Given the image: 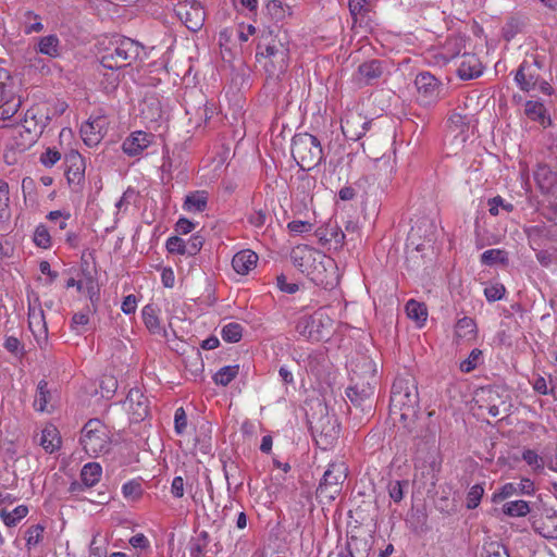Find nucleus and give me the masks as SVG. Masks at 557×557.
Segmentation results:
<instances>
[{
    "mask_svg": "<svg viewBox=\"0 0 557 557\" xmlns=\"http://www.w3.org/2000/svg\"><path fill=\"white\" fill-rule=\"evenodd\" d=\"M376 363L367 355H357L350 360V384L346 388L349 403L364 414H371L374 406Z\"/></svg>",
    "mask_w": 557,
    "mask_h": 557,
    "instance_id": "nucleus-1",
    "label": "nucleus"
},
{
    "mask_svg": "<svg viewBox=\"0 0 557 557\" xmlns=\"http://www.w3.org/2000/svg\"><path fill=\"white\" fill-rule=\"evenodd\" d=\"M293 264L315 285L333 288L338 283L334 259L307 245L295 247L290 252Z\"/></svg>",
    "mask_w": 557,
    "mask_h": 557,
    "instance_id": "nucleus-2",
    "label": "nucleus"
},
{
    "mask_svg": "<svg viewBox=\"0 0 557 557\" xmlns=\"http://www.w3.org/2000/svg\"><path fill=\"white\" fill-rule=\"evenodd\" d=\"M419 407V393L416 377L406 372L398 375L392 386L389 416L409 429L414 422Z\"/></svg>",
    "mask_w": 557,
    "mask_h": 557,
    "instance_id": "nucleus-3",
    "label": "nucleus"
},
{
    "mask_svg": "<svg viewBox=\"0 0 557 557\" xmlns=\"http://www.w3.org/2000/svg\"><path fill=\"white\" fill-rule=\"evenodd\" d=\"M256 58L270 77L278 78L288 67L289 42L286 32L262 37L257 47Z\"/></svg>",
    "mask_w": 557,
    "mask_h": 557,
    "instance_id": "nucleus-4",
    "label": "nucleus"
},
{
    "mask_svg": "<svg viewBox=\"0 0 557 557\" xmlns=\"http://www.w3.org/2000/svg\"><path fill=\"white\" fill-rule=\"evenodd\" d=\"M472 409H478V414L488 413L496 418L507 416L511 408L508 391L499 386H485L475 391Z\"/></svg>",
    "mask_w": 557,
    "mask_h": 557,
    "instance_id": "nucleus-5",
    "label": "nucleus"
},
{
    "mask_svg": "<svg viewBox=\"0 0 557 557\" xmlns=\"http://www.w3.org/2000/svg\"><path fill=\"white\" fill-rule=\"evenodd\" d=\"M143 47L131 38H120L102 54L100 62L106 69L119 70L131 65L139 58Z\"/></svg>",
    "mask_w": 557,
    "mask_h": 557,
    "instance_id": "nucleus-6",
    "label": "nucleus"
},
{
    "mask_svg": "<svg viewBox=\"0 0 557 557\" xmlns=\"http://www.w3.org/2000/svg\"><path fill=\"white\" fill-rule=\"evenodd\" d=\"M292 156L304 171L315 168L323 158L318 138L308 133L296 134L292 140Z\"/></svg>",
    "mask_w": 557,
    "mask_h": 557,
    "instance_id": "nucleus-7",
    "label": "nucleus"
},
{
    "mask_svg": "<svg viewBox=\"0 0 557 557\" xmlns=\"http://www.w3.org/2000/svg\"><path fill=\"white\" fill-rule=\"evenodd\" d=\"M81 444L91 457L108 453L110 438L107 426L98 419L89 420L82 430Z\"/></svg>",
    "mask_w": 557,
    "mask_h": 557,
    "instance_id": "nucleus-8",
    "label": "nucleus"
},
{
    "mask_svg": "<svg viewBox=\"0 0 557 557\" xmlns=\"http://www.w3.org/2000/svg\"><path fill=\"white\" fill-rule=\"evenodd\" d=\"M324 411H326V407L320 404V416H312L309 423L317 444L326 449L337 438L339 424L333 414Z\"/></svg>",
    "mask_w": 557,
    "mask_h": 557,
    "instance_id": "nucleus-9",
    "label": "nucleus"
},
{
    "mask_svg": "<svg viewBox=\"0 0 557 557\" xmlns=\"http://www.w3.org/2000/svg\"><path fill=\"white\" fill-rule=\"evenodd\" d=\"M542 65L539 60L523 61L516 73V82L523 91H534L539 89L545 95H550L553 88L541 79Z\"/></svg>",
    "mask_w": 557,
    "mask_h": 557,
    "instance_id": "nucleus-10",
    "label": "nucleus"
},
{
    "mask_svg": "<svg viewBox=\"0 0 557 557\" xmlns=\"http://www.w3.org/2000/svg\"><path fill=\"white\" fill-rule=\"evenodd\" d=\"M347 466L344 462L330 463L317 488L318 496L326 500H334L347 479Z\"/></svg>",
    "mask_w": 557,
    "mask_h": 557,
    "instance_id": "nucleus-11",
    "label": "nucleus"
},
{
    "mask_svg": "<svg viewBox=\"0 0 557 557\" xmlns=\"http://www.w3.org/2000/svg\"><path fill=\"white\" fill-rule=\"evenodd\" d=\"M175 12L189 30L197 32L203 26L205 11L199 2L184 0L177 4Z\"/></svg>",
    "mask_w": 557,
    "mask_h": 557,
    "instance_id": "nucleus-12",
    "label": "nucleus"
},
{
    "mask_svg": "<svg viewBox=\"0 0 557 557\" xmlns=\"http://www.w3.org/2000/svg\"><path fill=\"white\" fill-rule=\"evenodd\" d=\"M65 176L73 190H79L85 180V160L78 151L72 150L65 154Z\"/></svg>",
    "mask_w": 557,
    "mask_h": 557,
    "instance_id": "nucleus-13",
    "label": "nucleus"
},
{
    "mask_svg": "<svg viewBox=\"0 0 557 557\" xmlns=\"http://www.w3.org/2000/svg\"><path fill=\"white\" fill-rule=\"evenodd\" d=\"M418 91V100L423 104H431L440 97L441 84L430 73H420L414 79Z\"/></svg>",
    "mask_w": 557,
    "mask_h": 557,
    "instance_id": "nucleus-14",
    "label": "nucleus"
},
{
    "mask_svg": "<svg viewBox=\"0 0 557 557\" xmlns=\"http://www.w3.org/2000/svg\"><path fill=\"white\" fill-rule=\"evenodd\" d=\"M324 326L323 313L321 311H317L312 315H304L299 318L296 324V330L301 336L320 341L324 336Z\"/></svg>",
    "mask_w": 557,
    "mask_h": 557,
    "instance_id": "nucleus-15",
    "label": "nucleus"
},
{
    "mask_svg": "<svg viewBox=\"0 0 557 557\" xmlns=\"http://www.w3.org/2000/svg\"><path fill=\"white\" fill-rule=\"evenodd\" d=\"M369 122L359 113L349 112L342 119V132L349 140L360 139L368 129Z\"/></svg>",
    "mask_w": 557,
    "mask_h": 557,
    "instance_id": "nucleus-16",
    "label": "nucleus"
},
{
    "mask_svg": "<svg viewBox=\"0 0 557 557\" xmlns=\"http://www.w3.org/2000/svg\"><path fill=\"white\" fill-rule=\"evenodd\" d=\"M134 422H140L148 416V399L137 388L128 392L126 401Z\"/></svg>",
    "mask_w": 557,
    "mask_h": 557,
    "instance_id": "nucleus-17",
    "label": "nucleus"
},
{
    "mask_svg": "<svg viewBox=\"0 0 557 557\" xmlns=\"http://www.w3.org/2000/svg\"><path fill=\"white\" fill-rule=\"evenodd\" d=\"M482 63L475 54L465 53L461 57L457 73L461 79H472L482 74Z\"/></svg>",
    "mask_w": 557,
    "mask_h": 557,
    "instance_id": "nucleus-18",
    "label": "nucleus"
},
{
    "mask_svg": "<svg viewBox=\"0 0 557 557\" xmlns=\"http://www.w3.org/2000/svg\"><path fill=\"white\" fill-rule=\"evenodd\" d=\"M383 73V62L376 59L363 62L358 66L359 81L368 85L376 82L380 77H382Z\"/></svg>",
    "mask_w": 557,
    "mask_h": 557,
    "instance_id": "nucleus-19",
    "label": "nucleus"
},
{
    "mask_svg": "<svg viewBox=\"0 0 557 557\" xmlns=\"http://www.w3.org/2000/svg\"><path fill=\"white\" fill-rule=\"evenodd\" d=\"M151 143V135L145 132H135L123 143V151L128 156H137Z\"/></svg>",
    "mask_w": 557,
    "mask_h": 557,
    "instance_id": "nucleus-20",
    "label": "nucleus"
},
{
    "mask_svg": "<svg viewBox=\"0 0 557 557\" xmlns=\"http://www.w3.org/2000/svg\"><path fill=\"white\" fill-rule=\"evenodd\" d=\"M534 181L543 194H548L557 184V173L546 164H539L533 174Z\"/></svg>",
    "mask_w": 557,
    "mask_h": 557,
    "instance_id": "nucleus-21",
    "label": "nucleus"
},
{
    "mask_svg": "<svg viewBox=\"0 0 557 557\" xmlns=\"http://www.w3.org/2000/svg\"><path fill=\"white\" fill-rule=\"evenodd\" d=\"M533 530L545 539H557V515L550 513L532 522Z\"/></svg>",
    "mask_w": 557,
    "mask_h": 557,
    "instance_id": "nucleus-22",
    "label": "nucleus"
},
{
    "mask_svg": "<svg viewBox=\"0 0 557 557\" xmlns=\"http://www.w3.org/2000/svg\"><path fill=\"white\" fill-rule=\"evenodd\" d=\"M258 255L252 250L245 249L237 252L232 259L233 269L242 275L247 274L252 268L256 267Z\"/></svg>",
    "mask_w": 557,
    "mask_h": 557,
    "instance_id": "nucleus-23",
    "label": "nucleus"
},
{
    "mask_svg": "<svg viewBox=\"0 0 557 557\" xmlns=\"http://www.w3.org/2000/svg\"><path fill=\"white\" fill-rule=\"evenodd\" d=\"M28 325L33 334L37 337L44 335V339H47V325L45 321L44 310L29 304L28 307Z\"/></svg>",
    "mask_w": 557,
    "mask_h": 557,
    "instance_id": "nucleus-24",
    "label": "nucleus"
},
{
    "mask_svg": "<svg viewBox=\"0 0 557 557\" xmlns=\"http://www.w3.org/2000/svg\"><path fill=\"white\" fill-rule=\"evenodd\" d=\"M369 545L364 540L351 536L345 547L338 553V557H368Z\"/></svg>",
    "mask_w": 557,
    "mask_h": 557,
    "instance_id": "nucleus-25",
    "label": "nucleus"
},
{
    "mask_svg": "<svg viewBox=\"0 0 557 557\" xmlns=\"http://www.w3.org/2000/svg\"><path fill=\"white\" fill-rule=\"evenodd\" d=\"M208 203V194L205 190H197L186 196L184 209L188 212H202Z\"/></svg>",
    "mask_w": 557,
    "mask_h": 557,
    "instance_id": "nucleus-26",
    "label": "nucleus"
},
{
    "mask_svg": "<svg viewBox=\"0 0 557 557\" xmlns=\"http://www.w3.org/2000/svg\"><path fill=\"white\" fill-rule=\"evenodd\" d=\"M40 445L47 453H53L61 445V438L55 426L48 425L41 432Z\"/></svg>",
    "mask_w": 557,
    "mask_h": 557,
    "instance_id": "nucleus-27",
    "label": "nucleus"
},
{
    "mask_svg": "<svg viewBox=\"0 0 557 557\" xmlns=\"http://www.w3.org/2000/svg\"><path fill=\"white\" fill-rule=\"evenodd\" d=\"M81 272H82V276L84 278V280H82L83 284H85L88 297H89L90 301L94 304L96 300H98V288H97L95 277L91 273L89 263L85 259H82Z\"/></svg>",
    "mask_w": 557,
    "mask_h": 557,
    "instance_id": "nucleus-28",
    "label": "nucleus"
},
{
    "mask_svg": "<svg viewBox=\"0 0 557 557\" xmlns=\"http://www.w3.org/2000/svg\"><path fill=\"white\" fill-rule=\"evenodd\" d=\"M101 474V466L97 462H89L83 467L81 479L86 487H91L99 482Z\"/></svg>",
    "mask_w": 557,
    "mask_h": 557,
    "instance_id": "nucleus-29",
    "label": "nucleus"
},
{
    "mask_svg": "<svg viewBox=\"0 0 557 557\" xmlns=\"http://www.w3.org/2000/svg\"><path fill=\"white\" fill-rule=\"evenodd\" d=\"M455 335L462 339H473L476 335V324L473 319L463 317L457 321Z\"/></svg>",
    "mask_w": 557,
    "mask_h": 557,
    "instance_id": "nucleus-30",
    "label": "nucleus"
},
{
    "mask_svg": "<svg viewBox=\"0 0 557 557\" xmlns=\"http://www.w3.org/2000/svg\"><path fill=\"white\" fill-rule=\"evenodd\" d=\"M405 309L408 318L416 321L418 325H422L426 321L428 310L424 304L410 299Z\"/></svg>",
    "mask_w": 557,
    "mask_h": 557,
    "instance_id": "nucleus-31",
    "label": "nucleus"
},
{
    "mask_svg": "<svg viewBox=\"0 0 557 557\" xmlns=\"http://www.w3.org/2000/svg\"><path fill=\"white\" fill-rule=\"evenodd\" d=\"M84 143L88 146L97 145L100 141V126L98 122H86L81 127Z\"/></svg>",
    "mask_w": 557,
    "mask_h": 557,
    "instance_id": "nucleus-32",
    "label": "nucleus"
},
{
    "mask_svg": "<svg viewBox=\"0 0 557 557\" xmlns=\"http://www.w3.org/2000/svg\"><path fill=\"white\" fill-rule=\"evenodd\" d=\"M481 557H509L507 548L499 541L487 540L483 543Z\"/></svg>",
    "mask_w": 557,
    "mask_h": 557,
    "instance_id": "nucleus-33",
    "label": "nucleus"
},
{
    "mask_svg": "<svg viewBox=\"0 0 557 557\" xmlns=\"http://www.w3.org/2000/svg\"><path fill=\"white\" fill-rule=\"evenodd\" d=\"M15 88V82L9 75L5 77V81L0 82V103L21 100V97L16 95Z\"/></svg>",
    "mask_w": 557,
    "mask_h": 557,
    "instance_id": "nucleus-34",
    "label": "nucleus"
},
{
    "mask_svg": "<svg viewBox=\"0 0 557 557\" xmlns=\"http://www.w3.org/2000/svg\"><path fill=\"white\" fill-rule=\"evenodd\" d=\"M143 319L146 327L152 334H160L162 329L160 326L159 318L156 314V310L151 305H147L143 309Z\"/></svg>",
    "mask_w": 557,
    "mask_h": 557,
    "instance_id": "nucleus-35",
    "label": "nucleus"
},
{
    "mask_svg": "<svg viewBox=\"0 0 557 557\" xmlns=\"http://www.w3.org/2000/svg\"><path fill=\"white\" fill-rule=\"evenodd\" d=\"M481 262L485 265L506 264L508 255L502 249H488L481 255Z\"/></svg>",
    "mask_w": 557,
    "mask_h": 557,
    "instance_id": "nucleus-36",
    "label": "nucleus"
},
{
    "mask_svg": "<svg viewBox=\"0 0 557 557\" xmlns=\"http://www.w3.org/2000/svg\"><path fill=\"white\" fill-rule=\"evenodd\" d=\"M503 511L510 517H524L529 513V504L524 500L508 502L503 506Z\"/></svg>",
    "mask_w": 557,
    "mask_h": 557,
    "instance_id": "nucleus-37",
    "label": "nucleus"
},
{
    "mask_svg": "<svg viewBox=\"0 0 557 557\" xmlns=\"http://www.w3.org/2000/svg\"><path fill=\"white\" fill-rule=\"evenodd\" d=\"M27 513H28V508L25 505H20L15 509H13V511H11V512L2 510L0 512V517L2 518L5 525L13 527L21 519L26 517Z\"/></svg>",
    "mask_w": 557,
    "mask_h": 557,
    "instance_id": "nucleus-38",
    "label": "nucleus"
},
{
    "mask_svg": "<svg viewBox=\"0 0 557 557\" xmlns=\"http://www.w3.org/2000/svg\"><path fill=\"white\" fill-rule=\"evenodd\" d=\"M44 532H45V527L42 524H34L27 529V531L25 533L27 549H32L33 547L37 546L42 541Z\"/></svg>",
    "mask_w": 557,
    "mask_h": 557,
    "instance_id": "nucleus-39",
    "label": "nucleus"
},
{
    "mask_svg": "<svg viewBox=\"0 0 557 557\" xmlns=\"http://www.w3.org/2000/svg\"><path fill=\"white\" fill-rule=\"evenodd\" d=\"M348 8L354 22L366 16L370 12V0H348Z\"/></svg>",
    "mask_w": 557,
    "mask_h": 557,
    "instance_id": "nucleus-40",
    "label": "nucleus"
},
{
    "mask_svg": "<svg viewBox=\"0 0 557 557\" xmlns=\"http://www.w3.org/2000/svg\"><path fill=\"white\" fill-rule=\"evenodd\" d=\"M238 374V366H227L220 369L214 374V382L219 385L226 386L228 385Z\"/></svg>",
    "mask_w": 557,
    "mask_h": 557,
    "instance_id": "nucleus-41",
    "label": "nucleus"
},
{
    "mask_svg": "<svg viewBox=\"0 0 557 557\" xmlns=\"http://www.w3.org/2000/svg\"><path fill=\"white\" fill-rule=\"evenodd\" d=\"M222 338L228 343H237L243 336V327L238 323L231 322L223 326Z\"/></svg>",
    "mask_w": 557,
    "mask_h": 557,
    "instance_id": "nucleus-42",
    "label": "nucleus"
},
{
    "mask_svg": "<svg viewBox=\"0 0 557 557\" xmlns=\"http://www.w3.org/2000/svg\"><path fill=\"white\" fill-rule=\"evenodd\" d=\"M50 397V393L48 391V383L46 381H40L37 386V394L35 397V407L39 411L47 410L48 399Z\"/></svg>",
    "mask_w": 557,
    "mask_h": 557,
    "instance_id": "nucleus-43",
    "label": "nucleus"
},
{
    "mask_svg": "<svg viewBox=\"0 0 557 557\" xmlns=\"http://www.w3.org/2000/svg\"><path fill=\"white\" fill-rule=\"evenodd\" d=\"M409 486V481L403 480V481H393L388 484V494L389 497L395 502L399 503L403 500L405 495V490H407Z\"/></svg>",
    "mask_w": 557,
    "mask_h": 557,
    "instance_id": "nucleus-44",
    "label": "nucleus"
},
{
    "mask_svg": "<svg viewBox=\"0 0 557 557\" xmlns=\"http://www.w3.org/2000/svg\"><path fill=\"white\" fill-rule=\"evenodd\" d=\"M38 46L41 53L50 57L58 55L59 40L55 36H46L41 38Z\"/></svg>",
    "mask_w": 557,
    "mask_h": 557,
    "instance_id": "nucleus-45",
    "label": "nucleus"
},
{
    "mask_svg": "<svg viewBox=\"0 0 557 557\" xmlns=\"http://www.w3.org/2000/svg\"><path fill=\"white\" fill-rule=\"evenodd\" d=\"M525 114L534 120V121H540L542 124L544 123V120H545V108L542 103H539V102H534V101H528L525 103Z\"/></svg>",
    "mask_w": 557,
    "mask_h": 557,
    "instance_id": "nucleus-46",
    "label": "nucleus"
},
{
    "mask_svg": "<svg viewBox=\"0 0 557 557\" xmlns=\"http://www.w3.org/2000/svg\"><path fill=\"white\" fill-rule=\"evenodd\" d=\"M34 242L40 248H49L51 245L50 234L45 225H39L36 227L34 233Z\"/></svg>",
    "mask_w": 557,
    "mask_h": 557,
    "instance_id": "nucleus-47",
    "label": "nucleus"
},
{
    "mask_svg": "<svg viewBox=\"0 0 557 557\" xmlns=\"http://www.w3.org/2000/svg\"><path fill=\"white\" fill-rule=\"evenodd\" d=\"M483 493H484V488L482 485H480V484L473 485L467 495V507L469 509L476 508L480 504Z\"/></svg>",
    "mask_w": 557,
    "mask_h": 557,
    "instance_id": "nucleus-48",
    "label": "nucleus"
},
{
    "mask_svg": "<svg viewBox=\"0 0 557 557\" xmlns=\"http://www.w3.org/2000/svg\"><path fill=\"white\" fill-rule=\"evenodd\" d=\"M21 100H12L8 103H0V120L7 121L14 116L21 107Z\"/></svg>",
    "mask_w": 557,
    "mask_h": 557,
    "instance_id": "nucleus-49",
    "label": "nucleus"
},
{
    "mask_svg": "<svg viewBox=\"0 0 557 557\" xmlns=\"http://www.w3.org/2000/svg\"><path fill=\"white\" fill-rule=\"evenodd\" d=\"M203 245V238L200 235H194L188 240H185V255H196Z\"/></svg>",
    "mask_w": 557,
    "mask_h": 557,
    "instance_id": "nucleus-50",
    "label": "nucleus"
},
{
    "mask_svg": "<svg viewBox=\"0 0 557 557\" xmlns=\"http://www.w3.org/2000/svg\"><path fill=\"white\" fill-rule=\"evenodd\" d=\"M484 295L488 301L500 300L505 295V287L503 284H494L484 289Z\"/></svg>",
    "mask_w": 557,
    "mask_h": 557,
    "instance_id": "nucleus-51",
    "label": "nucleus"
},
{
    "mask_svg": "<svg viewBox=\"0 0 557 557\" xmlns=\"http://www.w3.org/2000/svg\"><path fill=\"white\" fill-rule=\"evenodd\" d=\"M481 355H482L481 350L473 349L471 351L470 356L468 357V359L463 360L460 363V370L466 373L471 372L476 367Z\"/></svg>",
    "mask_w": 557,
    "mask_h": 557,
    "instance_id": "nucleus-52",
    "label": "nucleus"
},
{
    "mask_svg": "<svg viewBox=\"0 0 557 557\" xmlns=\"http://www.w3.org/2000/svg\"><path fill=\"white\" fill-rule=\"evenodd\" d=\"M268 219V211L264 209H255L248 216V221L255 227L264 226Z\"/></svg>",
    "mask_w": 557,
    "mask_h": 557,
    "instance_id": "nucleus-53",
    "label": "nucleus"
},
{
    "mask_svg": "<svg viewBox=\"0 0 557 557\" xmlns=\"http://www.w3.org/2000/svg\"><path fill=\"white\" fill-rule=\"evenodd\" d=\"M4 348L15 357L21 358L24 355L21 342L14 336L7 337L4 341Z\"/></svg>",
    "mask_w": 557,
    "mask_h": 557,
    "instance_id": "nucleus-54",
    "label": "nucleus"
},
{
    "mask_svg": "<svg viewBox=\"0 0 557 557\" xmlns=\"http://www.w3.org/2000/svg\"><path fill=\"white\" fill-rule=\"evenodd\" d=\"M166 249L171 253L185 255V240L177 236H172L166 242Z\"/></svg>",
    "mask_w": 557,
    "mask_h": 557,
    "instance_id": "nucleus-55",
    "label": "nucleus"
},
{
    "mask_svg": "<svg viewBox=\"0 0 557 557\" xmlns=\"http://www.w3.org/2000/svg\"><path fill=\"white\" fill-rule=\"evenodd\" d=\"M187 426V416L185 410L177 408L174 416V429L177 434H183Z\"/></svg>",
    "mask_w": 557,
    "mask_h": 557,
    "instance_id": "nucleus-56",
    "label": "nucleus"
},
{
    "mask_svg": "<svg viewBox=\"0 0 557 557\" xmlns=\"http://www.w3.org/2000/svg\"><path fill=\"white\" fill-rule=\"evenodd\" d=\"M517 492V488L516 486L512 484V483H507L505 484L500 490L499 492L495 493L493 495V498L492 500L494 503H499V502H503L507 498H509L510 496H512L515 493Z\"/></svg>",
    "mask_w": 557,
    "mask_h": 557,
    "instance_id": "nucleus-57",
    "label": "nucleus"
},
{
    "mask_svg": "<svg viewBox=\"0 0 557 557\" xmlns=\"http://www.w3.org/2000/svg\"><path fill=\"white\" fill-rule=\"evenodd\" d=\"M312 224L308 221H292L288 223L287 227L289 232L294 235L302 234L310 232L312 230Z\"/></svg>",
    "mask_w": 557,
    "mask_h": 557,
    "instance_id": "nucleus-58",
    "label": "nucleus"
},
{
    "mask_svg": "<svg viewBox=\"0 0 557 557\" xmlns=\"http://www.w3.org/2000/svg\"><path fill=\"white\" fill-rule=\"evenodd\" d=\"M522 458L529 466L535 469L543 468L544 466L543 459L534 450H525L522 455Z\"/></svg>",
    "mask_w": 557,
    "mask_h": 557,
    "instance_id": "nucleus-59",
    "label": "nucleus"
},
{
    "mask_svg": "<svg viewBox=\"0 0 557 557\" xmlns=\"http://www.w3.org/2000/svg\"><path fill=\"white\" fill-rule=\"evenodd\" d=\"M61 159V153L54 149L48 148L40 157V161L46 166L54 165Z\"/></svg>",
    "mask_w": 557,
    "mask_h": 557,
    "instance_id": "nucleus-60",
    "label": "nucleus"
},
{
    "mask_svg": "<svg viewBox=\"0 0 557 557\" xmlns=\"http://www.w3.org/2000/svg\"><path fill=\"white\" fill-rule=\"evenodd\" d=\"M125 497L138 498L141 495V486L137 482H128L122 487Z\"/></svg>",
    "mask_w": 557,
    "mask_h": 557,
    "instance_id": "nucleus-61",
    "label": "nucleus"
},
{
    "mask_svg": "<svg viewBox=\"0 0 557 557\" xmlns=\"http://www.w3.org/2000/svg\"><path fill=\"white\" fill-rule=\"evenodd\" d=\"M326 240H334L336 244L343 243L345 234L337 226H327L323 234Z\"/></svg>",
    "mask_w": 557,
    "mask_h": 557,
    "instance_id": "nucleus-62",
    "label": "nucleus"
},
{
    "mask_svg": "<svg viewBox=\"0 0 557 557\" xmlns=\"http://www.w3.org/2000/svg\"><path fill=\"white\" fill-rule=\"evenodd\" d=\"M89 312L90 310L87 309L85 312L82 311V312H77L73 315L72 318V327L76 331H78V329L81 326H85L86 324H88L89 322Z\"/></svg>",
    "mask_w": 557,
    "mask_h": 557,
    "instance_id": "nucleus-63",
    "label": "nucleus"
},
{
    "mask_svg": "<svg viewBox=\"0 0 557 557\" xmlns=\"http://www.w3.org/2000/svg\"><path fill=\"white\" fill-rule=\"evenodd\" d=\"M276 281L278 288L287 294H294L299 289L297 284L288 283L286 276L283 274L277 276Z\"/></svg>",
    "mask_w": 557,
    "mask_h": 557,
    "instance_id": "nucleus-64",
    "label": "nucleus"
}]
</instances>
